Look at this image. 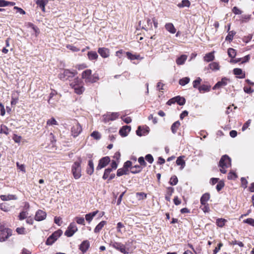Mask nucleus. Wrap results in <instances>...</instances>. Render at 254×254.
Masks as SVG:
<instances>
[{"label": "nucleus", "instance_id": "nucleus-19", "mask_svg": "<svg viewBox=\"0 0 254 254\" xmlns=\"http://www.w3.org/2000/svg\"><path fill=\"white\" fill-rule=\"evenodd\" d=\"M165 29L172 34H174L176 32V29L172 23H167L165 25Z\"/></svg>", "mask_w": 254, "mask_h": 254}, {"label": "nucleus", "instance_id": "nucleus-51", "mask_svg": "<svg viewBox=\"0 0 254 254\" xmlns=\"http://www.w3.org/2000/svg\"><path fill=\"white\" fill-rule=\"evenodd\" d=\"M66 48L73 52H78L80 50L79 48L72 45H67Z\"/></svg>", "mask_w": 254, "mask_h": 254}, {"label": "nucleus", "instance_id": "nucleus-9", "mask_svg": "<svg viewBox=\"0 0 254 254\" xmlns=\"http://www.w3.org/2000/svg\"><path fill=\"white\" fill-rule=\"evenodd\" d=\"M110 162V158L108 156L102 158L99 161V163L96 167V170H99L105 167Z\"/></svg>", "mask_w": 254, "mask_h": 254}, {"label": "nucleus", "instance_id": "nucleus-44", "mask_svg": "<svg viewBox=\"0 0 254 254\" xmlns=\"http://www.w3.org/2000/svg\"><path fill=\"white\" fill-rule=\"evenodd\" d=\"M112 169H110V168H108V169H105V171H104V173L103 177H102L103 179L104 180L107 179L108 178V177H109L110 173L112 172Z\"/></svg>", "mask_w": 254, "mask_h": 254}, {"label": "nucleus", "instance_id": "nucleus-47", "mask_svg": "<svg viewBox=\"0 0 254 254\" xmlns=\"http://www.w3.org/2000/svg\"><path fill=\"white\" fill-rule=\"evenodd\" d=\"M176 164L178 165H181L182 168H184V166L185 165V162L184 160L182 159V157L180 156L178 157L176 160Z\"/></svg>", "mask_w": 254, "mask_h": 254}, {"label": "nucleus", "instance_id": "nucleus-26", "mask_svg": "<svg viewBox=\"0 0 254 254\" xmlns=\"http://www.w3.org/2000/svg\"><path fill=\"white\" fill-rule=\"evenodd\" d=\"M204 61L206 62H210L214 60V56L213 52H210L205 55L203 58Z\"/></svg>", "mask_w": 254, "mask_h": 254}, {"label": "nucleus", "instance_id": "nucleus-59", "mask_svg": "<svg viewBox=\"0 0 254 254\" xmlns=\"http://www.w3.org/2000/svg\"><path fill=\"white\" fill-rule=\"evenodd\" d=\"M138 161L140 164V166H143L145 167L146 166V163L145 162L144 158L143 157H140L138 159Z\"/></svg>", "mask_w": 254, "mask_h": 254}, {"label": "nucleus", "instance_id": "nucleus-4", "mask_svg": "<svg viewBox=\"0 0 254 254\" xmlns=\"http://www.w3.org/2000/svg\"><path fill=\"white\" fill-rule=\"evenodd\" d=\"M80 162H75L72 166L71 171L75 179H78L81 176Z\"/></svg>", "mask_w": 254, "mask_h": 254}, {"label": "nucleus", "instance_id": "nucleus-58", "mask_svg": "<svg viewBox=\"0 0 254 254\" xmlns=\"http://www.w3.org/2000/svg\"><path fill=\"white\" fill-rule=\"evenodd\" d=\"M224 183L223 182H222V181L219 182L216 186V189H217V191H219L220 190H221L222 189V188L224 187Z\"/></svg>", "mask_w": 254, "mask_h": 254}, {"label": "nucleus", "instance_id": "nucleus-18", "mask_svg": "<svg viewBox=\"0 0 254 254\" xmlns=\"http://www.w3.org/2000/svg\"><path fill=\"white\" fill-rule=\"evenodd\" d=\"M89 242L88 241H84L80 245L79 249L83 253H85L89 247Z\"/></svg>", "mask_w": 254, "mask_h": 254}, {"label": "nucleus", "instance_id": "nucleus-12", "mask_svg": "<svg viewBox=\"0 0 254 254\" xmlns=\"http://www.w3.org/2000/svg\"><path fill=\"white\" fill-rule=\"evenodd\" d=\"M229 79H228L227 77H223L222 78L221 80L220 81H218L213 87V89L215 90L217 88H219L221 87H223L226 86L228 82L229 81Z\"/></svg>", "mask_w": 254, "mask_h": 254}, {"label": "nucleus", "instance_id": "nucleus-52", "mask_svg": "<svg viewBox=\"0 0 254 254\" xmlns=\"http://www.w3.org/2000/svg\"><path fill=\"white\" fill-rule=\"evenodd\" d=\"M0 209L5 212H7L9 210V207L3 203L0 204Z\"/></svg>", "mask_w": 254, "mask_h": 254}, {"label": "nucleus", "instance_id": "nucleus-39", "mask_svg": "<svg viewBox=\"0 0 254 254\" xmlns=\"http://www.w3.org/2000/svg\"><path fill=\"white\" fill-rule=\"evenodd\" d=\"M228 54L231 58H234L236 55V50L233 48H229L228 50Z\"/></svg>", "mask_w": 254, "mask_h": 254}, {"label": "nucleus", "instance_id": "nucleus-34", "mask_svg": "<svg viewBox=\"0 0 254 254\" xmlns=\"http://www.w3.org/2000/svg\"><path fill=\"white\" fill-rule=\"evenodd\" d=\"M209 68L212 70H218L220 68V66L218 63L213 62L209 64Z\"/></svg>", "mask_w": 254, "mask_h": 254}, {"label": "nucleus", "instance_id": "nucleus-46", "mask_svg": "<svg viewBox=\"0 0 254 254\" xmlns=\"http://www.w3.org/2000/svg\"><path fill=\"white\" fill-rule=\"evenodd\" d=\"M202 79L200 77H197L193 81V87L194 88H198V85L200 84Z\"/></svg>", "mask_w": 254, "mask_h": 254}, {"label": "nucleus", "instance_id": "nucleus-42", "mask_svg": "<svg viewBox=\"0 0 254 254\" xmlns=\"http://www.w3.org/2000/svg\"><path fill=\"white\" fill-rule=\"evenodd\" d=\"M178 180L176 176H172L169 181V183L171 185L175 186L177 184Z\"/></svg>", "mask_w": 254, "mask_h": 254}, {"label": "nucleus", "instance_id": "nucleus-60", "mask_svg": "<svg viewBox=\"0 0 254 254\" xmlns=\"http://www.w3.org/2000/svg\"><path fill=\"white\" fill-rule=\"evenodd\" d=\"M251 15H243L242 16V22H247L251 19Z\"/></svg>", "mask_w": 254, "mask_h": 254}, {"label": "nucleus", "instance_id": "nucleus-32", "mask_svg": "<svg viewBox=\"0 0 254 254\" xmlns=\"http://www.w3.org/2000/svg\"><path fill=\"white\" fill-rule=\"evenodd\" d=\"M180 126V123L179 121H176L173 124V125L171 126V130L172 132L175 134L176 133L177 130Z\"/></svg>", "mask_w": 254, "mask_h": 254}, {"label": "nucleus", "instance_id": "nucleus-41", "mask_svg": "<svg viewBox=\"0 0 254 254\" xmlns=\"http://www.w3.org/2000/svg\"><path fill=\"white\" fill-rule=\"evenodd\" d=\"M136 197L138 200H142L145 199L147 197V194L144 192H137L136 193Z\"/></svg>", "mask_w": 254, "mask_h": 254}, {"label": "nucleus", "instance_id": "nucleus-14", "mask_svg": "<svg viewBox=\"0 0 254 254\" xmlns=\"http://www.w3.org/2000/svg\"><path fill=\"white\" fill-rule=\"evenodd\" d=\"M98 52L103 58H107L110 55L109 50L106 48H99Z\"/></svg>", "mask_w": 254, "mask_h": 254}, {"label": "nucleus", "instance_id": "nucleus-13", "mask_svg": "<svg viewBox=\"0 0 254 254\" xmlns=\"http://www.w3.org/2000/svg\"><path fill=\"white\" fill-rule=\"evenodd\" d=\"M46 213L45 211L42 210H38L35 214V220L38 221L43 220L46 218Z\"/></svg>", "mask_w": 254, "mask_h": 254}, {"label": "nucleus", "instance_id": "nucleus-48", "mask_svg": "<svg viewBox=\"0 0 254 254\" xmlns=\"http://www.w3.org/2000/svg\"><path fill=\"white\" fill-rule=\"evenodd\" d=\"M28 213L26 211H22L20 213L18 217L20 220H23L27 217Z\"/></svg>", "mask_w": 254, "mask_h": 254}, {"label": "nucleus", "instance_id": "nucleus-7", "mask_svg": "<svg viewBox=\"0 0 254 254\" xmlns=\"http://www.w3.org/2000/svg\"><path fill=\"white\" fill-rule=\"evenodd\" d=\"M82 128L80 125L76 122L71 128V134L74 137H77L82 131Z\"/></svg>", "mask_w": 254, "mask_h": 254}, {"label": "nucleus", "instance_id": "nucleus-30", "mask_svg": "<svg viewBox=\"0 0 254 254\" xmlns=\"http://www.w3.org/2000/svg\"><path fill=\"white\" fill-rule=\"evenodd\" d=\"M106 224V221H102L100 222L95 228L94 231L95 233H98L103 228L104 225Z\"/></svg>", "mask_w": 254, "mask_h": 254}, {"label": "nucleus", "instance_id": "nucleus-5", "mask_svg": "<svg viewBox=\"0 0 254 254\" xmlns=\"http://www.w3.org/2000/svg\"><path fill=\"white\" fill-rule=\"evenodd\" d=\"M82 78L84 79L86 83H94L92 75V70L91 69H86L82 73Z\"/></svg>", "mask_w": 254, "mask_h": 254}, {"label": "nucleus", "instance_id": "nucleus-53", "mask_svg": "<svg viewBox=\"0 0 254 254\" xmlns=\"http://www.w3.org/2000/svg\"><path fill=\"white\" fill-rule=\"evenodd\" d=\"M243 222L245 223H247L252 226H254V219L253 218H248L244 220Z\"/></svg>", "mask_w": 254, "mask_h": 254}, {"label": "nucleus", "instance_id": "nucleus-21", "mask_svg": "<svg viewBox=\"0 0 254 254\" xmlns=\"http://www.w3.org/2000/svg\"><path fill=\"white\" fill-rule=\"evenodd\" d=\"M187 56L185 55H182L180 57H178L176 60V63L178 65H182L184 64L185 62L187 59Z\"/></svg>", "mask_w": 254, "mask_h": 254}, {"label": "nucleus", "instance_id": "nucleus-31", "mask_svg": "<svg viewBox=\"0 0 254 254\" xmlns=\"http://www.w3.org/2000/svg\"><path fill=\"white\" fill-rule=\"evenodd\" d=\"M227 221L223 218H218L216 219V224L219 227H223Z\"/></svg>", "mask_w": 254, "mask_h": 254}, {"label": "nucleus", "instance_id": "nucleus-11", "mask_svg": "<svg viewBox=\"0 0 254 254\" xmlns=\"http://www.w3.org/2000/svg\"><path fill=\"white\" fill-rule=\"evenodd\" d=\"M70 86L74 89L75 93L79 95L82 94L85 90V88L82 85L73 84V83H70Z\"/></svg>", "mask_w": 254, "mask_h": 254}, {"label": "nucleus", "instance_id": "nucleus-50", "mask_svg": "<svg viewBox=\"0 0 254 254\" xmlns=\"http://www.w3.org/2000/svg\"><path fill=\"white\" fill-rule=\"evenodd\" d=\"M56 241V240L54 239L51 236H50L47 240L46 242V244L47 245H52Z\"/></svg>", "mask_w": 254, "mask_h": 254}, {"label": "nucleus", "instance_id": "nucleus-6", "mask_svg": "<svg viewBox=\"0 0 254 254\" xmlns=\"http://www.w3.org/2000/svg\"><path fill=\"white\" fill-rule=\"evenodd\" d=\"M119 117V113H108L107 114L103 116V120L104 123H106L109 121H113L116 120Z\"/></svg>", "mask_w": 254, "mask_h": 254}, {"label": "nucleus", "instance_id": "nucleus-15", "mask_svg": "<svg viewBox=\"0 0 254 254\" xmlns=\"http://www.w3.org/2000/svg\"><path fill=\"white\" fill-rule=\"evenodd\" d=\"M131 127L128 126H123L119 131V133L122 136H126L128 133L130 131Z\"/></svg>", "mask_w": 254, "mask_h": 254}, {"label": "nucleus", "instance_id": "nucleus-20", "mask_svg": "<svg viewBox=\"0 0 254 254\" xmlns=\"http://www.w3.org/2000/svg\"><path fill=\"white\" fill-rule=\"evenodd\" d=\"M98 211L96 210L91 213H89L85 215V219L88 223H90L93 219V217L98 213Z\"/></svg>", "mask_w": 254, "mask_h": 254}, {"label": "nucleus", "instance_id": "nucleus-35", "mask_svg": "<svg viewBox=\"0 0 254 254\" xmlns=\"http://www.w3.org/2000/svg\"><path fill=\"white\" fill-rule=\"evenodd\" d=\"M190 3L189 0H183L181 3L178 4L179 7H189Z\"/></svg>", "mask_w": 254, "mask_h": 254}, {"label": "nucleus", "instance_id": "nucleus-24", "mask_svg": "<svg viewBox=\"0 0 254 254\" xmlns=\"http://www.w3.org/2000/svg\"><path fill=\"white\" fill-rule=\"evenodd\" d=\"M87 56L89 60L90 61L96 60L98 57V55L95 51L88 52Z\"/></svg>", "mask_w": 254, "mask_h": 254}, {"label": "nucleus", "instance_id": "nucleus-29", "mask_svg": "<svg viewBox=\"0 0 254 254\" xmlns=\"http://www.w3.org/2000/svg\"><path fill=\"white\" fill-rule=\"evenodd\" d=\"M210 87V85L203 84L199 86L198 89L200 92H205L209 91Z\"/></svg>", "mask_w": 254, "mask_h": 254}, {"label": "nucleus", "instance_id": "nucleus-43", "mask_svg": "<svg viewBox=\"0 0 254 254\" xmlns=\"http://www.w3.org/2000/svg\"><path fill=\"white\" fill-rule=\"evenodd\" d=\"M235 34H236V33L234 31H230L229 32L228 35L226 36L225 40L226 41H232L233 40V37Z\"/></svg>", "mask_w": 254, "mask_h": 254}, {"label": "nucleus", "instance_id": "nucleus-10", "mask_svg": "<svg viewBox=\"0 0 254 254\" xmlns=\"http://www.w3.org/2000/svg\"><path fill=\"white\" fill-rule=\"evenodd\" d=\"M12 235V230L10 229L5 230L0 233V242H4Z\"/></svg>", "mask_w": 254, "mask_h": 254}, {"label": "nucleus", "instance_id": "nucleus-25", "mask_svg": "<svg viewBox=\"0 0 254 254\" xmlns=\"http://www.w3.org/2000/svg\"><path fill=\"white\" fill-rule=\"evenodd\" d=\"M210 198V194L208 193H205L203 194L200 198V203L201 204H207V201Z\"/></svg>", "mask_w": 254, "mask_h": 254}, {"label": "nucleus", "instance_id": "nucleus-33", "mask_svg": "<svg viewBox=\"0 0 254 254\" xmlns=\"http://www.w3.org/2000/svg\"><path fill=\"white\" fill-rule=\"evenodd\" d=\"M126 55L127 58L130 60H138L140 57L139 55H133L129 52H126Z\"/></svg>", "mask_w": 254, "mask_h": 254}, {"label": "nucleus", "instance_id": "nucleus-57", "mask_svg": "<svg viewBox=\"0 0 254 254\" xmlns=\"http://www.w3.org/2000/svg\"><path fill=\"white\" fill-rule=\"evenodd\" d=\"M201 205L202 206H201L200 208L204 212H208L209 211V207L208 203Z\"/></svg>", "mask_w": 254, "mask_h": 254}, {"label": "nucleus", "instance_id": "nucleus-54", "mask_svg": "<svg viewBox=\"0 0 254 254\" xmlns=\"http://www.w3.org/2000/svg\"><path fill=\"white\" fill-rule=\"evenodd\" d=\"M91 136H92L93 138L96 139H99L101 138L100 134L99 132L94 131H93L91 134Z\"/></svg>", "mask_w": 254, "mask_h": 254}, {"label": "nucleus", "instance_id": "nucleus-1", "mask_svg": "<svg viewBox=\"0 0 254 254\" xmlns=\"http://www.w3.org/2000/svg\"><path fill=\"white\" fill-rule=\"evenodd\" d=\"M231 159L227 155H223L219 161V166L221 168L220 169V172L223 174H225L227 172L226 168L231 166Z\"/></svg>", "mask_w": 254, "mask_h": 254}, {"label": "nucleus", "instance_id": "nucleus-64", "mask_svg": "<svg viewBox=\"0 0 254 254\" xmlns=\"http://www.w3.org/2000/svg\"><path fill=\"white\" fill-rule=\"evenodd\" d=\"M223 246V244L222 243H219L217 247L215 248V249L213 250V254H216L220 250L221 248Z\"/></svg>", "mask_w": 254, "mask_h": 254}, {"label": "nucleus", "instance_id": "nucleus-36", "mask_svg": "<svg viewBox=\"0 0 254 254\" xmlns=\"http://www.w3.org/2000/svg\"><path fill=\"white\" fill-rule=\"evenodd\" d=\"M190 81V78L188 77L182 78L179 80V83L182 86H184L189 83Z\"/></svg>", "mask_w": 254, "mask_h": 254}, {"label": "nucleus", "instance_id": "nucleus-45", "mask_svg": "<svg viewBox=\"0 0 254 254\" xmlns=\"http://www.w3.org/2000/svg\"><path fill=\"white\" fill-rule=\"evenodd\" d=\"M47 125L48 126L57 125L58 122L55 118H52L47 121Z\"/></svg>", "mask_w": 254, "mask_h": 254}, {"label": "nucleus", "instance_id": "nucleus-63", "mask_svg": "<svg viewBox=\"0 0 254 254\" xmlns=\"http://www.w3.org/2000/svg\"><path fill=\"white\" fill-rule=\"evenodd\" d=\"M16 231L18 234H25V230L24 227H18L16 229Z\"/></svg>", "mask_w": 254, "mask_h": 254}, {"label": "nucleus", "instance_id": "nucleus-23", "mask_svg": "<svg viewBox=\"0 0 254 254\" xmlns=\"http://www.w3.org/2000/svg\"><path fill=\"white\" fill-rule=\"evenodd\" d=\"M57 94V92L56 91L53 90L52 92L50 94L49 96V99L48 100V103L51 104H54L55 103L54 102V100H55L56 101L58 100V99L56 98H53L54 96H56Z\"/></svg>", "mask_w": 254, "mask_h": 254}, {"label": "nucleus", "instance_id": "nucleus-27", "mask_svg": "<svg viewBox=\"0 0 254 254\" xmlns=\"http://www.w3.org/2000/svg\"><path fill=\"white\" fill-rule=\"evenodd\" d=\"M36 3L42 9L43 11H45V5L47 3V0H37Z\"/></svg>", "mask_w": 254, "mask_h": 254}, {"label": "nucleus", "instance_id": "nucleus-49", "mask_svg": "<svg viewBox=\"0 0 254 254\" xmlns=\"http://www.w3.org/2000/svg\"><path fill=\"white\" fill-rule=\"evenodd\" d=\"M0 133H4L5 134L7 135L8 134L7 127L5 126H1Z\"/></svg>", "mask_w": 254, "mask_h": 254}, {"label": "nucleus", "instance_id": "nucleus-17", "mask_svg": "<svg viewBox=\"0 0 254 254\" xmlns=\"http://www.w3.org/2000/svg\"><path fill=\"white\" fill-rule=\"evenodd\" d=\"M94 170V168L93 162L92 160H90L88 161V165L86 168V172L88 175H91L93 173Z\"/></svg>", "mask_w": 254, "mask_h": 254}, {"label": "nucleus", "instance_id": "nucleus-38", "mask_svg": "<svg viewBox=\"0 0 254 254\" xmlns=\"http://www.w3.org/2000/svg\"><path fill=\"white\" fill-rule=\"evenodd\" d=\"M147 25H145L144 26L142 27V29L147 31L148 29H151L152 28V25L151 20L149 18L147 19Z\"/></svg>", "mask_w": 254, "mask_h": 254}, {"label": "nucleus", "instance_id": "nucleus-3", "mask_svg": "<svg viewBox=\"0 0 254 254\" xmlns=\"http://www.w3.org/2000/svg\"><path fill=\"white\" fill-rule=\"evenodd\" d=\"M77 74V72L75 70L71 71L68 69H65L63 72L59 74L58 77L60 79L64 81L69 80L70 78L73 77Z\"/></svg>", "mask_w": 254, "mask_h": 254}, {"label": "nucleus", "instance_id": "nucleus-55", "mask_svg": "<svg viewBox=\"0 0 254 254\" xmlns=\"http://www.w3.org/2000/svg\"><path fill=\"white\" fill-rule=\"evenodd\" d=\"M75 219L77 223L83 225H85V220L84 218L77 217L75 218Z\"/></svg>", "mask_w": 254, "mask_h": 254}, {"label": "nucleus", "instance_id": "nucleus-8", "mask_svg": "<svg viewBox=\"0 0 254 254\" xmlns=\"http://www.w3.org/2000/svg\"><path fill=\"white\" fill-rule=\"evenodd\" d=\"M77 228L74 223H71L64 233L65 236L71 237L76 231Z\"/></svg>", "mask_w": 254, "mask_h": 254}, {"label": "nucleus", "instance_id": "nucleus-62", "mask_svg": "<svg viewBox=\"0 0 254 254\" xmlns=\"http://www.w3.org/2000/svg\"><path fill=\"white\" fill-rule=\"evenodd\" d=\"M237 177V175L233 172H230L227 176V178L229 180H233L236 179Z\"/></svg>", "mask_w": 254, "mask_h": 254}, {"label": "nucleus", "instance_id": "nucleus-2", "mask_svg": "<svg viewBox=\"0 0 254 254\" xmlns=\"http://www.w3.org/2000/svg\"><path fill=\"white\" fill-rule=\"evenodd\" d=\"M110 245L111 247L124 254H128L129 253V248H127L126 245L121 243L111 241Z\"/></svg>", "mask_w": 254, "mask_h": 254}, {"label": "nucleus", "instance_id": "nucleus-16", "mask_svg": "<svg viewBox=\"0 0 254 254\" xmlns=\"http://www.w3.org/2000/svg\"><path fill=\"white\" fill-rule=\"evenodd\" d=\"M233 73L235 75H237L240 78H244L245 77V73L243 71L242 69L239 68H236L233 69Z\"/></svg>", "mask_w": 254, "mask_h": 254}, {"label": "nucleus", "instance_id": "nucleus-22", "mask_svg": "<svg viewBox=\"0 0 254 254\" xmlns=\"http://www.w3.org/2000/svg\"><path fill=\"white\" fill-rule=\"evenodd\" d=\"M0 199L3 201H7L10 200H15L16 197L14 195L8 194V195H1L0 196Z\"/></svg>", "mask_w": 254, "mask_h": 254}, {"label": "nucleus", "instance_id": "nucleus-56", "mask_svg": "<svg viewBox=\"0 0 254 254\" xmlns=\"http://www.w3.org/2000/svg\"><path fill=\"white\" fill-rule=\"evenodd\" d=\"M145 158L146 160L147 161H148L150 164L152 163L154 161L153 156L151 154H147L145 156Z\"/></svg>", "mask_w": 254, "mask_h": 254}, {"label": "nucleus", "instance_id": "nucleus-37", "mask_svg": "<svg viewBox=\"0 0 254 254\" xmlns=\"http://www.w3.org/2000/svg\"><path fill=\"white\" fill-rule=\"evenodd\" d=\"M176 103H177L179 105H184L186 103V100L185 98L181 97L180 96H177L176 97Z\"/></svg>", "mask_w": 254, "mask_h": 254}, {"label": "nucleus", "instance_id": "nucleus-61", "mask_svg": "<svg viewBox=\"0 0 254 254\" xmlns=\"http://www.w3.org/2000/svg\"><path fill=\"white\" fill-rule=\"evenodd\" d=\"M17 167L23 173L26 172L25 166L23 164H20L18 162L16 163Z\"/></svg>", "mask_w": 254, "mask_h": 254}, {"label": "nucleus", "instance_id": "nucleus-28", "mask_svg": "<svg viewBox=\"0 0 254 254\" xmlns=\"http://www.w3.org/2000/svg\"><path fill=\"white\" fill-rule=\"evenodd\" d=\"M142 168L140 165H135L130 168V172L132 174H136L140 172Z\"/></svg>", "mask_w": 254, "mask_h": 254}, {"label": "nucleus", "instance_id": "nucleus-40", "mask_svg": "<svg viewBox=\"0 0 254 254\" xmlns=\"http://www.w3.org/2000/svg\"><path fill=\"white\" fill-rule=\"evenodd\" d=\"M62 234V231L61 230H58L53 233L51 236L54 238L56 241L58 239L59 237L61 236Z\"/></svg>", "mask_w": 254, "mask_h": 254}]
</instances>
